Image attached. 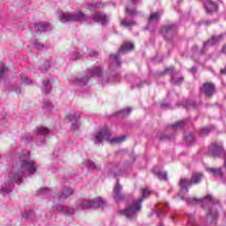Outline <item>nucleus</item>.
Returning <instances> with one entry per match:
<instances>
[{
  "mask_svg": "<svg viewBox=\"0 0 226 226\" xmlns=\"http://www.w3.org/2000/svg\"><path fill=\"white\" fill-rule=\"evenodd\" d=\"M36 164L34 161L29 160L26 155L19 156V163H16L12 167L11 171L9 173V176L6 177V183L1 185V191L3 195H8L11 193L13 190V184L20 185L22 183V177H24V172L27 174H34L36 172Z\"/></svg>",
  "mask_w": 226,
  "mask_h": 226,
  "instance_id": "1",
  "label": "nucleus"
},
{
  "mask_svg": "<svg viewBox=\"0 0 226 226\" xmlns=\"http://www.w3.org/2000/svg\"><path fill=\"white\" fill-rule=\"evenodd\" d=\"M109 203L107 200L102 197H96L92 200H79L76 202L75 207H70L66 206H58L56 207V211L58 213H62L64 216H70V215H75V211H79L80 209H89L93 207L94 209H98V207H102V209H105L108 207Z\"/></svg>",
  "mask_w": 226,
  "mask_h": 226,
  "instance_id": "2",
  "label": "nucleus"
},
{
  "mask_svg": "<svg viewBox=\"0 0 226 226\" xmlns=\"http://www.w3.org/2000/svg\"><path fill=\"white\" fill-rule=\"evenodd\" d=\"M182 200H185L187 204L190 206H193V204H197V202H200L202 207H206V205L208 207V212L207 215V220H210V222L213 223L215 220L218 218V211L216 210V204H219L220 201L211 195H207V197L203 199H197V198H188L182 196Z\"/></svg>",
  "mask_w": 226,
  "mask_h": 226,
  "instance_id": "3",
  "label": "nucleus"
},
{
  "mask_svg": "<svg viewBox=\"0 0 226 226\" xmlns=\"http://www.w3.org/2000/svg\"><path fill=\"white\" fill-rule=\"evenodd\" d=\"M150 192L147 189L142 190V196L139 197L136 201L127 207L124 210H120V215H124L126 218L133 220L137 218V214L142 209V201L149 195Z\"/></svg>",
  "mask_w": 226,
  "mask_h": 226,
  "instance_id": "4",
  "label": "nucleus"
},
{
  "mask_svg": "<svg viewBox=\"0 0 226 226\" xmlns=\"http://www.w3.org/2000/svg\"><path fill=\"white\" fill-rule=\"evenodd\" d=\"M102 76V67L96 65L88 69L87 76H74L70 79L71 84L73 86H87V82H89V77H101Z\"/></svg>",
  "mask_w": 226,
  "mask_h": 226,
  "instance_id": "5",
  "label": "nucleus"
},
{
  "mask_svg": "<svg viewBox=\"0 0 226 226\" xmlns=\"http://www.w3.org/2000/svg\"><path fill=\"white\" fill-rule=\"evenodd\" d=\"M87 52H88L87 56H89L90 57H98L100 56V53L98 51L89 49H87V46H83L81 49L71 52L69 54V59H71V61H76V59H80L81 57H84Z\"/></svg>",
  "mask_w": 226,
  "mask_h": 226,
  "instance_id": "6",
  "label": "nucleus"
},
{
  "mask_svg": "<svg viewBox=\"0 0 226 226\" xmlns=\"http://www.w3.org/2000/svg\"><path fill=\"white\" fill-rule=\"evenodd\" d=\"M59 20H61L63 24H66V22H87V16H86L84 12H78L74 14L63 12L59 15Z\"/></svg>",
  "mask_w": 226,
  "mask_h": 226,
  "instance_id": "7",
  "label": "nucleus"
},
{
  "mask_svg": "<svg viewBox=\"0 0 226 226\" xmlns=\"http://www.w3.org/2000/svg\"><path fill=\"white\" fill-rule=\"evenodd\" d=\"M109 142V144H114V138H112V132L109 128H104L94 135L93 142L94 144H102V142Z\"/></svg>",
  "mask_w": 226,
  "mask_h": 226,
  "instance_id": "8",
  "label": "nucleus"
},
{
  "mask_svg": "<svg viewBox=\"0 0 226 226\" xmlns=\"http://www.w3.org/2000/svg\"><path fill=\"white\" fill-rule=\"evenodd\" d=\"M222 38H223V34H220V35H217V36H213L207 42H204L203 49H200V50H199L198 46H193L192 49V54H194V56L206 54V49H207V47H213L214 45H216V43H220Z\"/></svg>",
  "mask_w": 226,
  "mask_h": 226,
  "instance_id": "9",
  "label": "nucleus"
},
{
  "mask_svg": "<svg viewBox=\"0 0 226 226\" xmlns=\"http://www.w3.org/2000/svg\"><path fill=\"white\" fill-rule=\"evenodd\" d=\"M204 177V174L202 173H194L192 174V179H180L179 185L181 188H184L185 190V193H188V188L192 186V185H199L202 181V178Z\"/></svg>",
  "mask_w": 226,
  "mask_h": 226,
  "instance_id": "10",
  "label": "nucleus"
},
{
  "mask_svg": "<svg viewBox=\"0 0 226 226\" xmlns=\"http://www.w3.org/2000/svg\"><path fill=\"white\" fill-rule=\"evenodd\" d=\"M133 49V44L131 42H124L120 49L118 50V53H117L114 56V68L115 70H119L121 68V64H123V62L121 61V55L124 54V52H130V50Z\"/></svg>",
  "mask_w": 226,
  "mask_h": 226,
  "instance_id": "11",
  "label": "nucleus"
},
{
  "mask_svg": "<svg viewBox=\"0 0 226 226\" xmlns=\"http://www.w3.org/2000/svg\"><path fill=\"white\" fill-rule=\"evenodd\" d=\"M67 119L72 123V130L76 131L80 128V123H79V119H80V115L77 114L75 111H71L67 115Z\"/></svg>",
  "mask_w": 226,
  "mask_h": 226,
  "instance_id": "12",
  "label": "nucleus"
},
{
  "mask_svg": "<svg viewBox=\"0 0 226 226\" xmlns=\"http://www.w3.org/2000/svg\"><path fill=\"white\" fill-rule=\"evenodd\" d=\"M72 195H73V189H65L62 191V192L53 195V200L55 202H63V200H66V199H68V197H72Z\"/></svg>",
  "mask_w": 226,
  "mask_h": 226,
  "instance_id": "13",
  "label": "nucleus"
},
{
  "mask_svg": "<svg viewBox=\"0 0 226 226\" xmlns=\"http://www.w3.org/2000/svg\"><path fill=\"white\" fill-rule=\"evenodd\" d=\"M124 199L125 197L124 194H123V186L119 185V180L117 179V184L114 191V200L116 202H123Z\"/></svg>",
  "mask_w": 226,
  "mask_h": 226,
  "instance_id": "14",
  "label": "nucleus"
},
{
  "mask_svg": "<svg viewBox=\"0 0 226 226\" xmlns=\"http://www.w3.org/2000/svg\"><path fill=\"white\" fill-rule=\"evenodd\" d=\"M200 93L207 98H211L215 94V84L205 83L200 88Z\"/></svg>",
  "mask_w": 226,
  "mask_h": 226,
  "instance_id": "15",
  "label": "nucleus"
},
{
  "mask_svg": "<svg viewBox=\"0 0 226 226\" xmlns=\"http://www.w3.org/2000/svg\"><path fill=\"white\" fill-rule=\"evenodd\" d=\"M158 22H160V14L158 12L152 13L148 19L147 29L154 31Z\"/></svg>",
  "mask_w": 226,
  "mask_h": 226,
  "instance_id": "16",
  "label": "nucleus"
},
{
  "mask_svg": "<svg viewBox=\"0 0 226 226\" xmlns=\"http://www.w3.org/2000/svg\"><path fill=\"white\" fill-rule=\"evenodd\" d=\"M177 28V26L176 25H167L162 26L161 29V34L166 40H169V37L172 36L174 33H176V29Z\"/></svg>",
  "mask_w": 226,
  "mask_h": 226,
  "instance_id": "17",
  "label": "nucleus"
},
{
  "mask_svg": "<svg viewBox=\"0 0 226 226\" xmlns=\"http://www.w3.org/2000/svg\"><path fill=\"white\" fill-rule=\"evenodd\" d=\"M208 152L215 157L220 156L223 153V145L222 143L215 142L208 147Z\"/></svg>",
  "mask_w": 226,
  "mask_h": 226,
  "instance_id": "18",
  "label": "nucleus"
},
{
  "mask_svg": "<svg viewBox=\"0 0 226 226\" xmlns=\"http://www.w3.org/2000/svg\"><path fill=\"white\" fill-rule=\"evenodd\" d=\"M205 10L208 15H211V13H215V11H218V4H216L215 0H206Z\"/></svg>",
  "mask_w": 226,
  "mask_h": 226,
  "instance_id": "19",
  "label": "nucleus"
},
{
  "mask_svg": "<svg viewBox=\"0 0 226 226\" xmlns=\"http://www.w3.org/2000/svg\"><path fill=\"white\" fill-rule=\"evenodd\" d=\"M139 3V0H132V2L126 6L125 12L129 17H137L140 15V12L137 11L132 6H135Z\"/></svg>",
  "mask_w": 226,
  "mask_h": 226,
  "instance_id": "20",
  "label": "nucleus"
},
{
  "mask_svg": "<svg viewBox=\"0 0 226 226\" xmlns=\"http://www.w3.org/2000/svg\"><path fill=\"white\" fill-rule=\"evenodd\" d=\"M92 20H94V22H101L102 26H105V24L109 22V16H107V14L95 12L92 15Z\"/></svg>",
  "mask_w": 226,
  "mask_h": 226,
  "instance_id": "21",
  "label": "nucleus"
},
{
  "mask_svg": "<svg viewBox=\"0 0 226 226\" xmlns=\"http://www.w3.org/2000/svg\"><path fill=\"white\" fill-rule=\"evenodd\" d=\"M35 33H47L48 31H52V25L39 23L34 25Z\"/></svg>",
  "mask_w": 226,
  "mask_h": 226,
  "instance_id": "22",
  "label": "nucleus"
},
{
  "mask_svg": "<svg viewBox=\"0 0 226 226\" xmlns=\"http://www.w3.org/2000/svg\"><path fill=\"white\" fill-rule=\"evenodd\" d=\"M34 133L37 135V137H47V135L50 133V131L47 127L40 126L34 131Z\"/></svg>",
  "mask_w": 226,
  "mask_h": 226,
  "instance_id": "23",
  "label": "nucleus"
},
{
  "mask_svg": "<svg viewBox=\"0 0 226 226\" xmlns=\"http://www.w3.org/2000/svg\"><path fill=\"white\" fill-rule=\"evenodd\" d=\"M83 165H85L88 170H100L102 169L101 164H96L94 162L89 160L83 162Z\"/></svg>",
  "mask_w": 226,
  "mask_h": 226,
  "instance_id": "24",
  "label": "nucleus"
},
{
  "mask_svg": "<svg viewBox=\"0 0 226 226\" xmlns=\"http://www.w3.org/2000/svg\"><path fill=\"white\" fill-rule=\"evenodd\" d=\"M207 172L211 174L212 176H217L218 177H222L223 172L222 171V168H207Z\"/></svg>",
  "mask_w": 226,
  "mask_h": 226,
  "instance_id": "25",
  "label": "nucleus"
},
{
  "mask_svg": "<svg viewBox=\"0 0 226 226\" xmlns=\"http://www.w3.org/2000/svg\"><path fill=\"white\" fill-rule=\"evenodd\" d=\"M41 91L43 94H48L50 91H52V84L49 80H42Z\"/></svg>",
  "mask_w": 226,
  "mask_h": 226,
  "instance_id": "26",
  "label": "nucleus"
},
{
  "mask_svg": "<svg viewBox=\"0 0 226 226\" xmlns=\"http://www.w3.org/2000/svg\"><path fill=\"white\" fill-rule=\"evenodd\" d=\"M120 24L124 26V27H127L128 29H132V27L137 26V22L133 21V20H128V19H123L121 20Z\"/></svg>",
  "mask_w": 226,
  "mask_h": 226,
  "instance_id": "27",
  "label": "nucleus"
},
{
  "mask_svg": "<svg viewBox=\"0 0 226 226\" xmlns=\"http://www.w3.org/2000/svg\"><path fill=\"white\" fill-rule=\"evenodd\" d=\"M154 174H155L159 179H164V181H167V172H162L160 169L154 168Z\"/></svg>",
  "mask_w": 226,
  "mask_h": 226,
  "instance_id": "28",
  "label": "nucleus"
},
{
  "mask_svg": "<svg viewBox=\"0 0 226 226\" xmlns=\"http://www.w3.org/2000/svg\"><path fill=\"white\" fill-rule=\"evenodd\" d=\"M8 67L4 64V63L0 62V79H3L8 75Z\"/></svg>",
  "mask_w": 226,
  "mask_h": 226,
  "instance_id": "29",
  "label": "nucleus"
},
{
  "mask_svg": "<svg viewBox=\"0 0 226 226\" xmlns=\"http://www.w3.org/2000/svg\"><path fill=\"white\" fill-rule=\"evenodd\" d=\"M119 114L122 116V117H126V116H130V114H132V108L121 109L120 111L115 113V116H119Z\"/></svg>",
  "mask_w": 226,
  "mask_h": 226,
  "instance_id": "30",
  "label": "nucleus"
},
{
  "mask_svg": "<svg viewBox=\"0 0 226 226\" xmlns=\"http://www.w3.org/2000/svg\"><path fill=\"white\" fill-rule=\"evenodd\" d=\"M22 218L25 220H31V218H34V211L33 210H26L21 215Z\"/></svg>",
  "mask_w": 226,
  "mask_h": 226,
  "instance_id": "31",
  "label": "nucleus"
},
{
  "mask_svg": "<svg viewBox=\"0 0 226 226\" xmlns=\"http://www.w3.org/2000/svg\"><path fill=\"white\" fill-rule=\"evenodd\" d=\"M100 8H103V4L101 2L93 1L89 5V10H98Z\"/></svg>",
  "mask_w": 226,
  "mask_h": 226,
  "instance_id": "32",
  "label": "nucleus"
},
{
  "mask_svg": "<svg viewBox=\"0 0 226 226\" xmlns=\"http://www.w3.org/2000/svg\"><path fill=\"white\" fill-rule=\"evenodd\" d=\"M185 79L183 77H176V75H172L171 76V84H175V85H177V84H183Z\"/></svg>",
  "mask_w": 226,
  "mask_h": 226,
  "instance_id": "33",
  "label": "nucleus"
},
{
  "mask_svg": "<svg viewBox=\"0 0 226 226\" xmlns=\"http://www.w3.org/2000/svg\"><path fill=\"white\" fill-rule=\"evenodd\" d=\"M39 70L41 72V73H45L46 72H49L50 70V63L47 61L42 65L39 67Z\"/></svg>",
  "mask_w": 226,
  "mask_h": 226,
  "instance_id": "34",
  "label": "nucleus"
},
{
  "mask_svg": "<svg viewBox=\"0 0 226 226\" xmlns=\"http://www.w3.org/2000/svg\"><path fill=\"white\" fill-rule=\"evenodd\" d=\"M185 123H186V120L177 122L171 125V128L172 130H179L185 126Z\"/></svg>",
  "mask_w": 226,
  "mask_h": 226,
  "instance_id": "35",
  "label": "nucleus"
},
{
  "mask_svg": "<svg viewBox=\"0 0 226 226\" xmlns=\"http://www.w3.org/2000/svg\"><path fill=\"white\" fill-rule=\"evenodd\" d=\"M126 140V136H118L114 138V144H121Z\"/></svg>",
  "mask_w": 226,
  "mask_h": 226,
  "instance_id": "36",
  "label": "nucleus"
},
{
  "mask_svg": "<svg viewBox=\"0 0 226 226\" xmlns=\"http://www.w3.org/2000/svg\"><path fill=\"white\" fill-rule=\"evenodd\" d=\"M21 82L22 84H26V86L29 84H33V80H31L29 78H27L25 75L21 76Z\"/></svg>",
  "mask_w": 226,
  "mask_h": 226,
  "instance_id": "37",
  "label": "nucleus"
},
{
  "mask_svg": "<svg viewBox=\"0 0 226 226\" xmlns=\"http://www.w3.org/2000/svg\"><path fill=\"white\" fill-rule=\"evenodd\" d=\"M114 82H115V84H119L121 82V73H119V72L115 73Z\"/></svg>",
  "mask_w": 226,
  "mask_h": 226,
  "instance_id": "38",
  "label": "nucleus"
},
{
  "mask_svg": "<svg viewBox=\"0 0 226 226\" xmlns=\"http://www.w3.org/2000/svg\"><path fill=\"white\" fill-rule=\"evenodd\" d=\"M185 140L188 144H192V142H193V140H194L193 134H189L187 136H185Z\"/></svg>",
  "mask_w": 226,
  "mask_h": 226,
  "instance_id": "39",
  "label": "nucleus"
},
{
  "mask_svg": "<svg viewBox=\"0 0 226 226\" xmlns=\"http://www.w3.org/2000/svg\"><path fill=\"white\" fill-rule=\"evenodd\" d=\"M34 46L35 47V49L37 50H41V49L45 48V46L43 44H41V42H39V41L34 42Z\"/></svg>",
  "mask_w": 226,
  "mask_h": 226,
  "instance_id": "40",
  "label": "nucleus"
},
{
  "mask_svg": "<svg viewBox=\"0 0 226 226\" xmlns=\"http://www.w3.org/2000/svg\"><path fill=\"white\" fill-rule=\"evenodd\" d=\"M109 59H110V63H109V72L112 73V72H114V64L112 63L113 59H114V56L110 55L109 56Z\"/></svg>",
  "mask_w": 226,
  "mask_h": 226,
  "instance_id": "41",
  "label": "nucleus"
},
{
  "mask_svg": "<svg viewBox=\"0 0 226 226\" xmlns=\"http://www.w3.org/2000/svg\"><path fill=\"white\" fill-rule=\"evenodd\" d=\"M42 109H48V110L52 109V103L49 101L45 102V104L42 106Z\"/></svg>",
  "mask_w": 226,
  "mask_h": 226,
  "instance_id": "42",
  "label": "nucleus"
},
{
  "mask_svg": "<svg viewBox=\"0 0 226 226\" xmlns=\"http://www.w3.org/2000/svg\"><path fill=\"white\" fill-rule=\"evenodd\" d=\"M45 193H49V189L48 188H41L37 192V195H45Z\"/></svg>",
  "mask_w": 226,
  "mask_h": 226,
  "instance_id": "43",
  "label": "nucleus"
},
{
  "mask_svg": "<svg viewBox=\"0 0 226 226\" xmlns=\"http://www.w3.org/2000/svg\"><path fill=\"white\" fill-rule=\"evenodd\" d=\"M193 223H195V217L193 215H190L188 218V225L193 226Z\"/></svg>",
  "mask_w": 226,
  "mask_h": 226,
  "instance_id": "44",
  "label": "nucleus"
},
{
  "mask_svg": "<svg viewBox=\"0 0 226 226\" xmlns=\"http://www.w3.org/2000/svg\"><path fill=\"white\" fill-rule=\"evenodd\" d=\"M209 132H211L210 128H203L201 129V135L204 137L205 135H207L209 133Z\"/></svg>",
  "mask_w": 226,
  "mask_h": 226,
  "instance_id": "45",
  "label": "nucleus"
},
{
  "mask_svg": "<svg viewBox=\"0 0 226 226\" xmlns=\"http://www.w3.org/2000/svg\"><path fill=\"white\" fill-rule=\"evenodd\" d=\"M14 92L16 93V94H20V93H22L20 87H14Z\"/></svg>",
  "mask_w": 226,
  "mask_h": 226,
  "instance_id": "46",
  "label": "nucleus"
},
{
  "mask_svg": "<svg viewBox=\"0 0 226 226\" xmlns=\"http://www.w3.org/2000/svg\"><path fill=\"white\" fill-rule=\"evenodd\" d=\"M169 72H174V67H170L166 69L163 73H169Z\"/></svg>",
  "mask_w": 226,
  "mask_h": 226,
  "instance_id": "47",
  "label": "nucleus"
},
{
  "mask_svg": "<svg viewBox=\"0 0 226 226\" xmlns=\"http://www.w3.org/2000/svg\"><path fill=\"white\" fill-rule=\"evenodd\" d=\"M191 73H197V67H192L191 70H190Z\"/></svg>",
  "mask_w": 226,
  "mask_h": 226,
  "instance_id": "48",
  "label": "nucleus"
},
{
  "mask_svg": "<svg viewBox=\"0 0 226 226\" xmlns=\"http://www.w3.org/2000/svg\"><path fill=\"white\" fill-rule=\"evenodd\" d=\"M167 139H170V138H169V136H162L161 137V140H165Z\"/></svg>",
  "mask_w": 226,
  "mask_h": 226,
  "instance_id": "49",
  "label": "nucleus"
},
{
  "mask_svg": "<svg viewBox=\"0 0 226 226\" xmlns=\"http://www.w3.org/2000/svg\"><path fill=\"white\" fill-rule=\"evenodd\" d=\"M221 73H224V75H226V68L225 69H222L221 70Z\"/></svg>",
  "mask_w": 226,
  "mask_h": 226,
  "instance_id": "50",
  "label": "nucleus"
},
{
  "mask_svg": "<svg viewBox=\"0 0 226 226\" xmlns=\"http://www.w3.org/2000/svg\"><path fill=\"white\" fill-rule=\"evenodd\" d=\"M222 52H223V54H226V45L224 47H222Z\"/></svg>",
  "mask_w": 226,
  "mask_h": 226,
  "instance_id": "51",
  "label": "nucleus"
},
{
  "mask_svg": "<svg viewBox=\"0 0 226 226\" xmlns=\"http://www.w3.org/2000/svg\"><path fill=\"white\" fill-rule=\"evenodd\" d=\"M43 144H45V141H41V142L39 143V146H41V145H43Z\"/></svg>",
  "mask_w": 226,
  "mask_h": 226,
  "instance_id": "52",
  "label": "nucleus"
},
{
  "mask_svg": "<svg viewBox=\"0 0 226 226\" xmlns=\"http://www.w3.org/2000/svg\"><path fill=\"white\" fill-rule=\"evenodd\" d=\"M161 107H162V109H165V107H167V105L162 104Z\"/></svg>",
  "mask_w": 226,
  "mask_h": 226,
  "instance_id": "53",
  "label": "nucleus"
},
{
  "mask_svg": "<svg viewBox=\"0 0 226 226\" xmlns=\"http://www.w3.org/2000/svg\"><path fill=\"white\" fill-rule=\"evenodd\" d=\"M165 206H166L167 207H169V203H165Z\"/></svg>",
  "mask_w": 226,
  "mask_h": 226,
  "instance_id": "54",
  "label": "nucleus"
}]
</instances>
